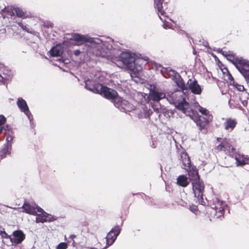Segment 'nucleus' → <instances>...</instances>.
I'll use <instances>...</instances> for the list:
<instances>
[{"label": "nucleus", "instance_id": "4468645a", "mask_svg": "<svg viewBox=\"0 0 249 249\" xmlns=\"http://www.w3.org/2000/svg\"><path fill=\"white\" fill-rule=\"evenodd\" d=\"M187 86L191 92L195 94H200L202 89L196 79H189L187 82Z\"/></svg>", "mask_w": 249, "mask_h": 249}, {"label": "nucleus", "instance_id": "423d86ee", "mask_svg": "<svg viewBox=\"0 0 249 249\" xmlns=\"http://www.w3.org/2000/svg\"><path fill=\"white\" fill-rule=\"evenodd\" d=\"M185 115L189 116L199 127L200 130L204 128L206 125L213 120V116H208V117H201L192 108Z\"/></svg>", "mask_w": 249, "mask_h": 249}, {"label": "nucleus", "instance_id": "f03ea898", "mask_svg": "<svg viewBox=\"0 0 249 249\" xmlns=\"http://www.w3.org/2000/svg\"><path fill=\"white\" fill-rule=\"evenodd\" d=\"M179 160L182 163V167L186 171L189 172L193 171L195 173L194 178H191L192 189L194 196L197 198L198 202L203 204L204 202L203 191L204 184L203 182L200 179L199 176L197 171H194V167L191 165V160L187 153L184 151L179 154Z\"/></svg>", "mask_w": 249, "mask_h": 249}, {"label": "nucleus", "instance_id": "bb28decb", "mask_svg": "<svg viewBox=\"0 0 249 249\" xmlns=\"http://www.w3.org/2000/svg\"><path fill=\"white\" fill-rule=\"evenodd\" d=\"M236 122L235 120L229 119L225 123V128L226 130H232L235 126Z\"/></svg>", "mask_w": 249, "mask_h": 249}, {"label": "nucleus", "instance_id": "9d476101", "mask_svg": "<svg viewBox=\"0 0 249 249\" xmlns=\"http://www.w3.org/2000/svg\"><path fill=\"white\" fill-rule=\"evenodd\" d=\"M215 150L217 151H223L226 154L231 157H233L235 154L234 152V148L231 146L229 141L227 140H223L220 144L217 145Z\"/></svg>", "mask_w": 249, "mask_h": 249}, {"label": "nucleus", "instance_id": "2f4dec72", "mask_svg": "<svg viewBox=\"0 0 249 249\" xmlns=\"http://www.w3.org/2000/svg\"><path fill=\"white\" fill-rule=\"evenodd\" d=\"M23 112L26 114L27 118L31 122L33 120V116H32L31 112L30 111L29 109L28 108V109H27L26 110V111H24Z\"/></svg>", "mask_w": 249, "mask_h": 249}, {"label": "nucleus", "instance_id": "f257e3e1", "mask_svg": "<svg viewBox=\"0 0 249 249\" xmlns=\"http://www.w3.org/2000/svg\"><path fill=\"white\" fill-rule=\"evenodd\" d=\"M71 39L77 43V45H82V50H76L73 53L78 56L80 53L87 55L89 58L93 56L106 57L108 56V49L106 48L103 41L98 37H91L87 35L77 33L71 35Z\"/></svg>", "mask_w": 249, "mask_h": 249}, {"label": "nucleus", "instance_id": "de8ad7c7", "mask_svg": "<svg viewBox=\"0 0 249 249\" xmlns=\"http://www.w3.org/2000/svg\"><path fill=\"white\" fill-rule=\"evenodd\" d=\"M220 51V52H222V54H224V52H223L221 50Z\"/></svg>", "mask_w": 249, "mask_h": 249}, {"label": "nucleus", "instance_id": "79ce46f5", "mask_svg": "<svg viewBox=\"0 0 249 249\" xmlns=\"http://www.w3.org/2000/svg\"><path fill=\"white\" fill-rule=\"evenodd\" d=\"M242 104L244 106H246V105L247 104V102L246 101H244V102H242Z\"/></svg>", "mask_w": 249, "mask_h": 249}, {"label": "nucleus", "instance_id": "7ed1b4c3", "mask_svg": "<svg viewBox=\"0 0 249 249\" xmlns=\"http://www.w3.org/2000/svg\"><path fill=\"white\" fill-rule=\"evenodd\" d=\"M185 91L180 90L169 92L166 100L170 104L174 105L176 108L185 114L191 107L185 100Z\"/></svg>", "mask_w": 249, "mask_h": 249}, {"label": "nucleus", "instance_id": "ea45409f", "mask_svg": "<svg viewBox=\"0 0 249 249\" xmlns=\"http://www.w3.org/2000/svg\"><path fill=\"white\" fill-rule=\"evenodd\" d=\"M4 231V229L0 226V234H2Z\"/></svg>", "mask_w": 249, "mask_h": 249}, {"label": "nucleus", "instance_id": "cd10ccee", "mask_svg": "<svg viewBox=\"0 0 249 249\" xmlns=\"http://www.w3.org/2000/svg\"><path fill=\"white\" fill-rule=\"evenodd\" d=\"M195 107L197 108L199 112L204 115L205 117H208V116H212L206 108L201 107L198 103L196 104Z\"/></svg>", "mask_w": 249, "mask_h": 249}, {"label": "nucleus", "instance_id": "a18cd8bd", "mask_svg": "<svg viewBox=\"0 0 249 249\" xmlns=\"http://www.w3.org/2000/svg\"><path fill=\"white\" fill-rule=\"evenodd\" d=\"M70 237H71V238H73L75 237V235H71L70 236Z\"/></svg>", "mask_w": 249, "mask_h": 249}, {"label": "nucleus", "instance_id": "aec40b11", "mask_svg": "<svg viewBox=\"0 0 249 249\" xmlns=\"http://www.w3.org/2000/svg\"><path fill=\"white\" fill-rule=\"evenodd\" d=\"M152 113V111L150 109H148L146 106L141 105L140 111L138 112V117L140 119L147 118L150 116Z\"/></svg>", "mask_w": 249, "mask_h": 249}, {"label": "nucleus", "instance_id": "393cba45", "mask_svg": "<svg viewBox=\"0 0 249 249\" xmlns=\"http://www.w3.org/2000/svg\"><path fill=\"white\" fill-rule=\"evenodd\" d=\"M176 84L181 89V91H184L185 90L187 91L188 87L185 85L182 78L178 75V77H176Z\"/></svg>", "mask_w": 249, "mask_h": 249}, {"label": "nucleus", "instance_id": "72a5a7b5", "mask_svg": "<svg viewBox=\"0 0 249 249\" xmlns=\"http://www.w3.org/2000/svg\"><path fill=\"white\" fill-rule=\"evenodd\" d=\"M18 25L23 30H25V31H27V32H28V29L27 27L26 26V25H24L23 23H22L21 22L18 23Z\"/></svg>", "mask_w": 249, "mask_h": 249}, {"label": "nucleus", "instance_id": "a878e982", "mask_svg": "<svg viewBox=\"0 0 249 249\" xmlns=\"http://www.w3.org/2000/svg\"><path fill=\"white\" fill-rule=\"evenodd\" d=\"M50 53L52 56H59L62 54V51L60 46H55L51 49Z\"/></svg>", "mask_w": 249, "mask_h": 249}, {"label": "nucleus", "instance_id": "4be33fe9", "mask_svg": "<svg viewBox=\"0 0 249 249\" xmlns=\"http://www.w3.org/2000/svg\"><path fill=\"white\" fill-rule=\"evenodd\" d=\"M191 179L189 178L184 175H180L177 178V184L183 187H186Z\"/></svg>", "mask_w": 249, "mask_h": 249}, {"label": "nucleus", "instance_id": "a211bd4d", "mask_svg": "<svg viewBox=\"0 0 249 249\" xmlns=\"http://www.w3.org/2000/svg\"><path fill=\"white\" fill-rule=\"evenodd\" d=\"M233 158L236 160V164L237 166H243L246 164H248L247 161V156L236 153L234 154Z\"/></svg>", "mask_w": 249, "mask_h": 249}, {"label": "nucleus", "instance_id": "6e6552de", "mask_svg": "<svg viewBox=\"0 0 249 249\" xmlns=\"http://www.w3.org/2000/svg\"><path fill=\"white\" fill-rule=\"evenodd\" d=\"M114 105L122 112H129L134 109V107L132 105L119 96L115 98Z\"/></svg>", "mask_w": 249, "mask_h": 249}, {"label": "nucleus", "instance_id": "39448f33", "mask_svg": "<svg viewBox=\"0 0 249 249\" xmlns=\"http://www.w3.org/2000/svg\"><path fill=\"white\" fill-rule=\"evenodd\" d=\"M231 62L244 76L247 84L249 85V61L242 58H236Z\"/></svg>", "mask_w": 249, "mask_h": 249}, {"label": "nucleus", "instance_id": "dca6fc26", "mask_svg": "<svg viewBox=\"0 0 249 249\" xmlns=\"http://www.w3.org/2000/svg\"><path fill=\"white\" fill-rule=\"evenodd\" d=\"M25 235L22 231H15L13 233V237L10 238L11 242L14 244L21 243L25 239Z\"/></svg>", "mask_w": 249, "mask_h": 249}, {"label": "nucleus", "instance_id": "4c0bfd02", "mask_svg": "<svg viewBox=\"0 0 249 249\" xmlns=\"http://www.w3.org/2000/svg\"><path fill=\"white\" fill-rule=\"evenodd\" d=\"M153 109L157 112H159V107H156V106H152Z\"/></svg>", "mask_w": 249, "mask_h": 249}, {"label": "nucleus", "instance_id": "e433bc0d", "mask_svg": "<svg viewBox=\"0 0 249 249\" xmlns=\"http://www.w3.org/2000/svg\"><path fill=\"white\" fill-rule=\"evenodd\" d=\"M169 74H170V75L174 76H176V74H177V73H176V72L174 71H173V70H170L169 71Z\"/></svg>", "mask_w": 249, "mask_h": 249}, {"label": "nucleus", "instance_id": "603ef678", "mask_svg": "<svg viewBox=\"0 0 249 249\" xmlns=\"http://www.w3.org/2000/svg\"><path fill=\"white\" fill-rule=\"evenodd\" d=\"M163 28H165L166 26H165V25H163Z\"/></svg>", "mask_w": 249, "mask_h": 249}, {"label": "nucleus", "instance_id": "6ab92c4d", "mask_svg": "<svg viewBox=\"0 0 249 249\" xmlns=\"http://www.w3.org/2000/svg\"><path fill=\"white\" fill-rule=\"evenodd\" d=\"M154 6L158 11V14L161 20H163L161 16L165 17V13L163 10L162 0H155Z\"/></svg>", "mask_w": 249, "mask_h": 249}, {"label": "nucleus", "instance_id": "412c9836", "mask_svg": "<svg viewBox=\"0 0 249 249\" xmlns=\"http://www.w3.org/2000/svg\"><path fill=\"white\" fill-rule=\"evenodd\" d=\"M11 150V144L5 143L0 150V160L6 157L7 155H10Z\"/></svg>", "mask_w": 249, "mask_h": 249}, {"label": "nucleus", "instance_id": "c9c22d12", "mask_svg": "<svg viewBox=\"0 0 249 249\" xmlns=\"http://www.w3.org/2000/svg\"><path fill=\"white\" fill-rule=\"evenodd\" d=\"M1 236L3 238L8 239L9 238V236L7 234V233L4 231V232L1 234Z\"/></svg>", "mask_w": 249, "mask_h": 249}, {"label": "nucleus", "instance_id": "ddd939ff", "mask_svg": "<svg viewBox=\"0 0 249 249\" xmlns=\"http://www.w3.org/2000/svg\"><path fill=\"white\" fill-rule=\"evenodd\" d=\"M85 88L93 93H98L102 88V85L96 83L92 80L88 79L85 80Z\"/></svg>", "mask_w": 249, "mask_h": 249}, {"label": "nucleus", "instance_id": "b1692460", "mask_svg": "<svg viewBox=\"0 0 249 249\" xmlns=\"http://www.w3.org/2000/svg\"><path fill=\"white\" fill-rule=\"evenodd\" d=\"M17 105L21 112L26 111L29 108L26 102L22 98H18L17 100Z\"/></svg>", "mask_w": 249, "mask_h": 249}, {"label": "nucleus", "instance_id": "473e14b6", "mask_svg": "<svg viewBox=\"0 0 249 249\" xmlns=\"http://www.w3.org/2000/svg\"><path fill=\"white\" fill-rule=\"evenodd\" d=\"M3 66L2 64L0 63V81H2L3 79L6 78V77H3L1 74V69H2Z\"/></svg>", "mask_w": 249, "mask_h": 249}, {"label": "nucleus", "instance_id": "c85d7f7f", "mask_svg": "<svg viewBox=\"0 0 249 249\" xmlns=\"http://www.w3.org/2000/svg\"><path fill=\"white\" fill-rule=\"evenodd\" d=\"M11 73V72L10 71H9L6 68L3 66L2 69H1V74L3 77H6V78L3 79V80L0 82L4 83L5 81L8 80L10 77Z\"/></svg>", "mask_w": 249, "mask_h": 249}, {"label": "nucleus", "instance_id": "0eeeda50", "mask_svg": "<svg viewBox=\"0 0 249 249\" xmlns=\"http://www.w3.org/2000/svg\"><path fill=\"white\" fill-rule=\"evenodd\" d=\"M211 207L210 216L211 218H217L223 215L225 205L222 201L216 198L213 199Z\"/></svg>", "mask_w": 249, "mask_h": 249}, {"label": "nucleus", "instance_id": "2eb2a0df", "mask_svg": "<svg viewBox=\"0 0 249 249\" xmlns=\"http://www.w3.org/2000/svg\"><path fill=\"white\" fill-rule=\"evenodd\" d=\"M149 97L151 100L156 102H158L160 100L164 98L166 99L167 97L164 92L155 89L150 91Z\"/></svg>", "mask_w": 249, "mask_h": 249}, {"label": "nucleus", "instance_id": "f704fd0d", "mask_svg": "<svg viewBox=\"0 0 249 249\" xmlns=\"http://www.w3.org/2000/svg\"><path fill=\"white\" fill-rule=\"evenodd\" d=\"M6 140V143H11H11L10 142H11L13 141V137H12L11 136H10V135H8V136H7Z\"/></svg>", "mask_w": 249, "mask_h": 249}, {"label": "nucleus", "instance_id": "3c124183", "mask_svg": "<svg viewBox=\"0 0 249 249\" xmlns=\"http://www.w3.org/2000/svg\"><path fill=\"white\" fill-rule=\"evenodd\" d=\"M163 28H165L166 26H165V25H163Z\"/></svg>", "mask_w": 249, "mask_h": 249}, {"label": "nucleus", "instance_id": "f8f14e48", "mask_svg": "<svg viewBox=\"0 0 249 249\" xmlns=\"http://www.w3.org/2000/svg\"><path fill=\"white\" fill-rule=\"evenodd\" d=\"M98 93L103 95L106 98L112 100L114 103L115 98L119 97L117 91L102 85V88Z\"/></svg>", "mask_w": 249, "mask_h": 249}, {"label": "nucleus", "instance_id": "c756f323", "mask_svg": "<svg viewBox=\"0 0 249 249\" xmlns=\"http://www.w3.org/2000/svg\"><path fill=\"white\" fill-rule=\"evenodd\" d=\"M6 120V118L3 116L0 115V134L1 133L3 128V125L4 124Z\"/></svg>", "mask_w": 249, "mask_h": 249}, {"label": "nucleus", "instance_id": "09e8293b", "mask_svg": "<svg viewBox=\"0 0 249 249\" xmlns=\"http://www.w3.org/2000/svg\"><path fill=\"white\" fill-rule=\"evenodd\" d=\"M89 249H97L94 248H90Z\"/></svg>", "mask_w": 249, "mask_h": 249}, {"label": "nucleus", "instance_id": "a19ab883", "mask_svg": "<svg viewBox=\"0 0 249 249\" xmlns=\"http://www.w3.org/2000/svg\"><path fill=\"white\" fill-rule=\"evenodd\" d=\"M196 210V207H193L192 208H191V211L193 212L194 213L195 212V211Z\"/></svg>", "mask_w": 249, "mask_h": 249}, {"label": "nucleus", "instance_id": "8fccbe9b", "mask_svg": "<svg viewBox=\"0 0 249 249\" xmlns=\"http://www.w3.org/2000/svg\"><path fill=\"white\" fill-rule=\"evenodd\" d=\"M220 139H221V138H218L217 139V140L218 141H219V140H220Z\"/></svg>", "mask_w": 249, "mask_h": 249}, {"label": "nucleus", "instance_id": "1a4fd4ad", "mask_svg": "<svg viewBox=\"0 0 249 249\" xmlns=\"http://www.w3.org/2000/svg\"><path fill=\"white\" fill-rule=\"evenodd\" d=\"M39 209L37 214L35 215L36 216V223L51 222L57 220L56 216L47 213L41 208Z\"/></svg>", "mask_w": 249, "mask_h": 249}, {"label": "nucleus", "instance_id": "c03bdc74", "mask_svg": "<svg viewBox=\"0 0 249 249\" xmlns=\"http://www.w3.org/2000/svg\"><path fill=\"white\" fill-rule=\"evenodd\" d=\"M231 100H230V101H229V105H230V107H231Z\"/></svg>", "mask_w": 249, "mask_h": 249}, {"label": "nucleus", "instance_id": "7c9ffc66", "mask_svg": "<svg viewBox=\"0 0 249 249\" xmlns=\"http://www.w3.org/2000/svg\"><path fill=\"white\" fill-rule=\"evenodd\" d=\"M67 248V245L64 242L59 243L56 247V249H66Z\"/></svg>", "mask_w": 249, "mask_h": 249}, {"label": "nucleus", "instance_id": "37998d69", "mask_svg": "<svg viewBox=\"0 0 249 249\" xmlns=\"http://www.w3.org/2000/svg\"><path fill=\"white\" fill-rule=\"evenodd\" d=\"M229 79L230 80H233V78L232 77V76L231 74L230 75Z\"/></svg>", "mask_w": 249, "mask_h": 249}, {"label": "nucleus", "instance_id": "49530a36", "mask_svg": "<svg viewBox=\"0 0 249 249\" xmlns=\"http://www.w3.org/2000/svg\"><path fill=\"white\" fill-rule=\"evenodd\" d=\"M247 161L248 162V164H249V157H248L247 158Z\"/></svg>", "mask_w": 249, "mask_h": 249}, {"label": "nucleus", "instance_id": "f3484780", "mask_svg": "<svg viewBox=\"0 0 249 249\" xmlns=\"http://www.w3.org/2000/svg\"><path fill=\"white\" fill-rule=\"evenodd\" d=\"M39 208L40 207L36 204H30L28 203H25L22 206L24 212L34 215L37 214L38 210H40Z\"/></svg>", "mask_w": 249, "mask_h": 249}, {"label": "nucleus", "instance_id": "20e7f679", "mask_svg": "<svg viewBox=\"0 0 249 249\" xmlns=\"http://www.w3.org/2000/svg\"><path fill=\"white\" fill-rule=\"evenodd\" d=\"M120 58L123 64L131 71V76L137 77L139 73L142 71V67L136 63L135 54L130 52H123L120 55Z\"/></svg>", "mask_w": 249, "mask_h": 249}, {"label": "nucleus", "instance_id": "58836bf2", "mask_svg": "<svg viewBox=\"0 0 249 249\" xmlns=\"http://www.w3.org/2000/svg\"><path fill=\"white\" fill-rule=\"evenodd\" d=\"M238 90L240 91H243L245 90V88L243 86H240L238 88Z\"/></svg>", "mask_w": 249, "mask_h": 249}, {"label": "nucleus", "instance_id": "5701e85b", "mask_svg": "<svg viewBox=\"0 0 249 249\" xmlns=\"http://www.w3.org/2000/svg\"><path fill=\"white\" fill-rule=\"evenodd\" d=\"M13 9L16 16L19 18H25L30 16V13H28L27 11H24L20 7H14Z\"/></svg>", "mask_w": 249, "mask_h": 249}, {"label": "nucleus", "instance_id": "9b49d317", "mask_svg": "<svg viewBox=\"0 0 249 249\" xmlns=\"http://www.w3.org/2000/svg\"><path fill=\"white\" fill-rule=\"evenodd\" d=\"M120 231L121 228L117 225L108 232L106 238L107 247L111 245L115 242Z\"/></svg>", "mask_w": 249, "mask_h": 249}]
</instances>
